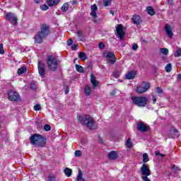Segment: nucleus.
<instances>
[{"mask_svg":"<svg viewBox=\"0 0 181 181\" xmlns=\"http://www.w3.org/2000/svg\"><path fill=\"white\" fill-rule=\"evenodd\" d=\"M149 88H151V84L148 82H144L141 85L137 86L136 91L138 94H144V93H146Z\"/></svg>","mask_w":181,"mask_h":181,"instance_id":"6","label":"nucleus"},{"mask_svg":"<svg viewBox=\"0 0 181 181\" xmlns=\"http://www.w3.org/2000/svg\"><path fill=\"white\" fill-rule=\"evenodd\" d=\"M48 181H56V177L53 175L48 176Z\"/></svg>","mask_w":181,"mask_h":181,"instance_id":"46","label":"nucleus"},{"mask_svg":"<svg viewBox=\"0 0 181 181\" xmlns=\"http://www.w3.org/2000/svg\"><path fill=\"white\" fill-rule=\"evenodd\" d=\"M77 119L81 124H84L89 128V129H94V119L90 115H86L85 117H81V115L77 116Z\"/></svg>","mask_w":181,"mask_h":181,"instance_id":"3","label":"nucleus"},{"mask_svg":"<svg viewBox=\"0 0 181 181\" xmlns=\"http://www.w3.org/2000/svg\"><path fill=\"white\" fill-rule=\"evenodd\" d=\"M132 49L133 50H137L138 49V45L134 44L132 46Z\"/></svg>","mask_w":181,"mask_h":181,"instance_id":"50","label":"nucleus"},{"mask_svg":"<svg viewBox=\"0 0 181 181\" xmlns=\"http://www.w3.org/2000/svg\"><path fill=\"white\" fill-rule=\"evenodd\" d=\"M137 129L140 131V132H146L149 129V126L140 122L137 124Z\"/></svg>","mask_w":181,"mask_h":181,"instance_id":"14","label":"nucleus"},{"mask_svg":"<svg viewBox=\"0 0 181 181\" xmlns=\"http://www.w3.org/2000/svg\"><path fill=\"white\" fill-rule=\"evenodd\" d=\"M132 101L137 107H146L148 105V98L145 96H133L132 97Z\"/></svg>","mask_w":181,"mask_h":181,"instance_id":"5","label":"nucleus"},{"mask_svg":"<svg viewBox=\"0 0 181 181\" xmlns=\"http://www.w3.org/2000/svg\"><path fill=\"white\" fill-rule=\"evenodd\" d=\"M126 146H127V148H129V149H131V148H132V143L131 142V139H128L127 141L126 142Z\"/></svg>","mask_w":181,"mask_h":181,"instance_id":"36","label":"nucleus"},{"mask_svg":"<svg viewBox=\"0 0 181 181\" xmlns=\"http://www.w3.org/2000/svg\"><path fill=\"white\" fill-rule=\"evenodd\" d=\"M118 156V155L117 154V152L115 151H110L108 153V158L109 159L114 160V159H117V157Z\"/></svg>","mask_w":181,"mask_h":181,"instance_id":"19","label":"nucleus"},{"mask_svg":"<svg viewBox=\"0 0 181 181\" xmlns=\"http://www.w3.org/2000/svg\"><path fill=\"white\" fill-rule=\"evenodd\" d=\"M149 175H143L141 176V179L144 181H151L150 179L148 177Z\"/></svg>","mask_w":181,"mask_h":181,"instance_id":"45","label":"nucleus"},{"mask_svg":"<svg viewBox=\"0 0 181 181\" xmlns=\"http://www.w3.org/2000/svg\"><path fill=\"white\" fill-rule=\"evenodd\" d=\"M77 46H78L77 44H74V45L71 46L72 50H76V49H77Z\"/></svg>","mask_w":181,"mask_h":181,"instance_id":"51","label":"nucleus"},{"mask_svg":"<svg viewBox=\"0 0 181 181\" xmlns=\"http://www.w3.org/2000/svg\"><path fill=\"white\" fill-rule=\"evenodd\" d=\"M48 69L52 71H56L57 67H59V63H57V58L53 55H49L47 59Z\"/></svg>","mask_w":181,"mask_h":181,"instance_id":"4","label":"nucleus"},{"mask_svg":"<svg viewBox=\"0 0 181 181\" xmlns=\"http://www.w3.org/2000/svg\"><path fill=\"white\" fill-rule=\"evenodd\" d=\"M90 83L93 86V88H95L100 84V82L95 79V76L93 74L90 75Z\"/></svg>","mask_w":181,"mask_h":181,"instance_id":"17","label":"nucleus"},{"mask_svg":"<svg viewBox=\"0 0 181 181\" xmlns=\"http://www.w3.org/2000/svg\"><path fill=\"white\" fill-rule=\"evenodd\" d=\"M77 4V0H73L72 1V5H75Z\"/></svg>","mask_w":181,"mask_h":181,"instance_id":"56","label":"nucleus"},{"mask_svg":"<svg viewBox=\"0 0 181 181\" xmlns=\"http://www.w3.org/2000/svg\"><path fill=\"white\" fill-rule=\"evenodd\" d=\"M106 57L107 58V60L110 62V63H115V62H117V58H115V55L112 52H107Z\"/></svg>","mask_w":181,"mask_h":181,"instance_id":"16","label":"nucleus"},{"mask_svg":"<svg viewBox=\"0 0 181 181\" xmlns=\"http://www.w3.org/2000/svg\"><path fill=\"white\" fill-rule=\"evenodd\" d=\"M110 13H111V15H112V16H114V15H115L114 11H112V10L110 11Z\"/></svg>","mask_w":181,"mask_h":181,"instance_id":"59","label":"nucleus"},{"mask_svg":"<svg viewBox=\"0 0 181 181\" xmlns=\"http://www.w3.org/2000/svg\"><path fill=\"white\" fill-rule=\"evenodd\" d=\"M68 10H69V4L67 3L64 4V5L62 6V11H63V12H67Z\"/></svg>","mask_w":181,"mask_h":181,"instance_id":"33","label":"nucleus"},{"mask_svg":"<svg viewBox=\"0 0 181 181\" xmlns=\"http://www.w3.org/2000/svg\"><path fill=\"white\" fill-rule=\"evenodd\" d=\"M70 91V90L69 89V88H67L66 90H65V94H69V92Z\"/></svg>","mask_w":181,"mask_h":181,"instance_id":"55","label":"nucleus"},{"mask_svg":"<svg viewBox=\"0 0 181 181\" xmlns=\"http://www.w3.org/2000/svg\"><path fill=\"white\" fill-rule=\"evenodd\" d=\"M77 36L79 37L80 40H83V32H81V30L77 32Z\"/></svg>","mask_w":181,"mask_h":181,"instance_id":"39","label":"nucleus"},{"mask_svg":"<svg viewBox=\"0 0 181 181\" xmlns=\"http://www.w3.org/2000/svg\"><path fill=\"white\" fill-rule=\"evenodd\" d=\"M116 31L119 39H120V40H122L125 35V33H124V29L122 28V25H117V26L116 27Z\"/></svg>","mask_w":181,"mask_h":181,"instance_id":"13","label":"nucleus"},{"mask_svg":"<svg viewBox=\"0 0 181 181\" xmlns=\"http://www.w3.org/2000/svg\"><path fill=\"white\" fill-rule=\"evenodd\" d=\"M152 98H153V104H156V97L153 95Z\"/></svg>","mask_w":181,"mask_h":181,"instance_id":"52","label":"nucleus"},{"mask_svg":"<svg viewBox=\"0 0 181 181\" xmlns=\"http://www.w3.org/2000/svg\"><path fill=\"white\" fill-rule=\"evenodd\" d=\"M44 129L45 131H50V129H52V127L49 125V124H45L44 126Z\"/></svg>","mask_w":181,"mask_h":181,"instance_id":"43","label":"nucleus"},{"mask_svg":"<svg viewBox=\"0 0 181 181\" xmlns=\"http://www.w3.org/2000/svg\"><path fill=\"white\" fill-rule=\"evenodd\" d=\"M112 0H103V6H110Z\"/></svg>","mask_w":181,"mask_h":181,"instance_id":"34","label":"nucleus"},{"mask_svg":"<svg viewBox=\"0 0 181 181\" xmlns=\"http://www.w3.org/2000/svg\"><path fill=\"white\" fill-rule=\"evenodd\" d=\"M76 70L78 71V73H84V69L81 65L76 64L75 65Z\"/></svg>","mask_w":181,"mask_h":181,"instance_id":"28","label":"nucleus"},{"mask_svg":"<svg viewBox=\"0 0 181 181\" xmlns=\"http://www.w3.org/2000/svg\"><path fill=\"white\" fill-rule=\"evenodd\" d=\"M149 161V156H148V153H144L143 154V163H146V162Z\"/></svg>","mask_w":181,"mask_h":181,"instance_id":"30","label":"nucleus"},{"mask_svg":"<svg viewBox=\"0 0 181 181\" xmlns=\"http://www.w3.org/2000/svg\"><path fill=\"white\" fill-rule=\"evenodd\" d=\"M140 172L141 176H151V169H149V165L145 163L142 164Z\"/></svg>","mask_w":181,"mask_h":181,"instance_id":"9","label":"nucleus"},{"mask_svg":"<svg viewBox=\"0 0 181 181\" xmlns=\"http://www.w3.org/2000/svg\"><path fill=\"white\" fill-rule=\"evenodd\" d=\"M164 30L167 36H168L170 39H172V37H173V28H172V25L169 24H165L164 26Z\"/></svg>","mask_w":181,"mask_h":181,"instance_id":"12","label":"nucleus"},{"mask_svg":"<svg viewBox=\"0 0 181 181\" xmlns=\"http://www.w3.org/2000/svg\"><path fill=\"white\" fill-rule=\"evenodd\" d=\"M75 156H81V151L77 150L75 151Z\"/></svg>","mask_w":181,"mask_h":181,"instance_id":"47","label":"nucleus"},{"mask_svg":"<svg viewBox=\"0 0 181 181\" xmlns=\"http://www.w3.org/2000/svg\"><path fill=\"white\" fill-rule=\"evenodd\" d=\"M177 80H178V81L181 80V74H179L177 75Z\"/></svg>","mask_w":181,"mask_h":181,"instance_id":"57","label":"nucleus"},{"mask_svg":"<svg viewBox=\"0 0 181 181\" xmlns=\"http://www.w3.org/2000/svg\"><path fill=\"white\" fill-rule=\"evenodd\" d=\"M6 21H8L12 23H13V25H16L18 24V18L16 16H15V14L12 13H8L6 16Z\"/></svg>","mask_w":181,"mask_h":181,"instance_id":"10","label":"nucleus"},{"mask_svg":"<svg viewBox=\"0 0 181 181\" xmlns=\"http://www.w3.org/2000/svg\"><path fill=\"white\" fill-rule=\"evenodd\" d=\"M42 107H40V105L39 104H37L34 106V110L35 111H40V110L41 109Z\"/></svg>","mask_w":181,"mask_h":181,"instance_id":"42","label":"nucleus"},{"mask_svg":"<svg viewBox=\"0 0 181 181\" xmlns=\"http://www.w3.org/2000/svg\"><path fill=\"white\" fill-rule=\"evenodd\" d=\"M168 5H173V0H168Z\"/></svg>","mask_w":181,"mask_h":181,"instance_id":"53","label":"nucleus"},{"mask_svg":"<svg viewBox=\"0 0 181 181\" xmlns=\"http://www.w3.org/2000/svg\"><path fill=\"white\" fill-rule=\"evenodd\" d=\"M84 93L86 95H90L91 94V88L88 85H86L84 88Z\"/></svg>","mask_w":181,"mask_h":181,"instance_id":"26","label":"nucleus"},{"mask_svg":"<svg viewBox=\"0 0 181 181\" xmlns=\"http://www.w3.org/2000/svg\"><path fill=\"white\" fill-rule=\"evenodd\" d=\"M5 53V51L4 50V45L0 44V54H4Z\"/></svg>","mask_w":181,"mask_h":181,"instance_id":"41","label":"nucleus"},{"mask_svg":"<svg viewBox=\"0 0 181 181\" xmlns=\"http://www.w3.org/2000/svg\"><path fill=\"white\" fill-rule=\"evenodd\" d=\"M64 173L67 177H70V176H71V173H73V170L69 168H66L64 170Z\"/></svg>","mask_w":181,"mask_h":181,"instance_id":"23","label":"nucleus"},{"mask_svg":"<svg viewBox=\"0 0 181 181\" xmlns=\"http://www.w3.org/2000/svg\"><path fill=\"white\" fill-rule=\"evenodd\" d=\"M57 4H59V0H47L48 6H53L54 5H57Z\"/></svg>","mask_w":181,"mask_h":181,"instance_id":"21","label":"nucleus"},{"mask_svg":"<svg viewBox=\"0 0 181 181\" xmlns=\"http://www.w3.org/2000/svg\"><path fill=\"white\" fill-rule=\"evenodd\" d=\"M133 23L134 25H141L142 23V20L141 19V16L134 15L132 17Z\"/></svg>","mask_w":181,"mask_h":181,"instance_id":"18","label":"nucleus"},{"mask_svg":"<svg viewBox=\"0 0 181 181\" xmlns=\"http://www.w3.org/2000/svg\"><path fill=\"white\" fill-rule=\"evenodd\" d=\"M71 45H73V40H71V39L68 40L67 45L68 46H71Z\"/></svg>","mask_w":181,"mask_h":181,"instance_id":"49","label":"nucleus"},{"mask_svg":"<svg viewBox=\"0 0 181 181\" xmlns=\"http://www.w3.org/2000/svg\"><path fill=\"white\" fill-rule=\"evenodd\" d=\"M8 98L10 101L19 103L21 101V95L15 90H9L8 93Z\"/></svg>","mask_w":181,"mask_h":181,"instance_id":"7","label":"nucleus"},{"mask_svg":"<svg viewBox=\"0 0 181 181\" xmlns=\"http://www.w3.org/2000/svg\"><path fill=\"white\" fill-rule=\"evenodd\" d=\"M30 141L32 145L37 148H45L46 146V138L37 134H34L30 137Z\"/></svg>","mask_w":181,"mask_h":181,"instance_id":"2","label":"nucleus"},{"mask_svg":"<svg viewBox=\"0 0 181 181\" xmlns=\"http://www.w3.org/2000/svg\"><path fill=\"white\" fill-rule=\"evenodd\" d=\"M125 77L127 80H132L135 78V72L134 71L129 72Z\"/></svg>","mask_w":181,"mask_h":181,"instance_id":"22","label":"nucleus"},{"mask_svg":"<svg viewBox=\"0 0 181 181\" xmlns=\"http://www.w3.org/2000/svg\"><path fill=\"white\" fill-rule=\"evenodd\" d=\"M40 9H42V11H47L49 7L46 4H43L40 6Z\"/></svg>","mask_w":181,"mask_h":181,"instance_id":"40","label":"nucleus"},{"mask_svg":"<svg viewBox=\"0 0 181 181\" xmlns=\"http://www.w3.org/2000/svg\"><path fill=\"white\" fill-rule=\"evenodd\" d=\"M166 73H170L172 71V64H168L165 68Z\"/></svg>","mask_w":181,"mask_h":181,"instance_id":"32","label":"nucleus"},{"mask_svg":"<svg viewBox=\"0 0 181 181\" xmlns=\"http://www.w3.org/2000/svg\"><path fill=\"white\" fill-rule=\"evenodd\" d=\"M90 9V16H93V21L95 23L97 22V11H98V8L96 4H93L91 6Z\"/></svg>","mask_w":181,"mask_h":181,"instance_id":"11","label":"nucleus"},{"mask_svg":"<svg viewBox=\"0 0 181 181\" xmlns=\"http://www.w3.org/2000/svg\"><path fill=\"white\" fill-rule=\"evenodd\" d=\"M37 69L40 77H45L46 76V66L43 62L38 61Z\"/></svg>","mask_w":181,"mask_h":181,"instance_id":"8","label":"nucleus"},{"mask_svg":"<svg viewBox=\"0 0 181 181\" xmlns=\"http://www.w3.org/2000/svg\"><path fill=\"white\" fill-rule=\"evenodd\" d=\"M160 156L161 158H164V156H165V154H163V153H160Z\"/></svg>","mask_w":181,"mask_h":181,"instance_id":"60","label":"nucleus"},{"mask_svg":"<svg viewBox=\"0 0 181 181\" xmlns=\"http://www.w3.org/2000/svg\"><path fill=\"white\" fill-rule=\"evenodd\" d=\"M113 76L115 77V78H118V77L119 76V73L116 71L113 74Z\"/></svg>","mask_w":181,"mask_h":181,"instance_id":"48","label":"nucleus"},{"mask_svg":"<svg viewBox=\"0 0 181 181\" xmlns=\"http://www.w3.org/2000/svg\"><path fill=\"white\" fill-rule=\"evenodd\" d=\"M155 153H156V156H160V153L159 151H156Z\"/></svg>","mask_w":181,"mask_h":181,"instance_id":"58","label":"nucleus"},{"mask_svg":"<svg viewBox=\"0 0 181 181\" xmlns=\"http://www.w3.org/2000/svg\"><path fill=\"white\" fill-rule=\"evenodd\" d=\"M168 135H170L171 138H179V136H180V134H179V131H177V129H175V127H172L169 130Z\"/></svg>","mask_w":181,"mask_h":181,"instance_id":"15","label":"nucleus"},{"mask_svg":"<svg viewBox=\"0 0 181 181\" xmlns=\"http://www.w3.org/2000/svg\"><path fill=\"white\" fill-rule=\"evenodd\" d=\"M160 51V53H162L165 56H168V54H169V49H168L167 48H161Z\"/></svg>","mask_w":181,"mask_h":181,"instance_id":"31","label":"nucleus"},{"mask_svg":"<svg viewBox=\"0 0 181 181\" xmlns=\"http://www.w3.org/2000/svg\"><path fill=\"white\" fill-rule=\"evenodd\" d=\"M26 70H27L26 67L23 66L18 69L17 73L18 76H21V74H23V73H26Z\"/></svg>","mask_w":181,"mask_h":181,"instance_id":"27","label":"nucleus"},{"mask_svg":"<svg viewBox=\"0 0 181 181\" xmlns=\"http://www.w3.org/2000/svg\"><path fill=\"white\" fill-rule=\"evenodd\" d=\"M78 58L81 59V60H87V55H86L84 52H79Z\"/></svg>","mask_w":181,"mask_h":181,"instance_id":"29","label":"nucleus"},{"mask_svg":"<svg viewBox=\"0 0 181 181\" xmlns=\"http://www.w3.org/2000/svg\"><path fill=\"white\" fill-rule=\"evenodd\" d=\"M174 56L175 57H180L181 56V49L179 48L175 53H174Z\"/></svg>","mask_w":181,"mask_h":181,"instance_id":"37","label":"nucleus"},{"mask_svg":"<svg viewBox=\"0 0 181 181\" xmlns=\"http://www.w3.org/2000/svg\"><path fill=\"white\" fill-rule=\"evenodd\" d=\"M154 90H155V92L156 93V94H158V95H159V97H162V95L163 94V90H162V88H160V87H157Z\"/></svg>","mask_w":181,"mask_h":181,"instance_id":"25","label":"nucleus"},{"mask_svg":"<svg viewBox=\"0 0 181 181\" xmlns=\"http://www.w3.org/2000/svg\"><path fill=\"white\" fill-rule=\"evenodd\" d=\"M98 47H99V49L103 50V49H104L105 47V45L103 42H100L98 45Z\"/></svg>","mask_w":181,"mask_h":181,"instance_id":"44","label":"nucleus"},{"mask_svg":"<svg viewBox=\"0 0 181 181\" xmlns=\"http://www.w3.org/2000/svg\"><path fill=\"white\" fill-rule=\"evenodd\" d=\"M30 88L32 90H36L37 88V83L35 81L31 82Z\"/></svg>","mask_w":181,"mask_h":181,"instance_id":"35","label":"nucleus"},{"mask_svg":"<svg viewBox=\"0 0 181 181\" xmlns=\"http://www.w3.org/2000/svg\"><path fill=\"white\" fill-rule=\"evenodd\" d=\"M146 12L148 15H151V16H153V15H155V9H153L152 6H147Z\"/></svg>","mask_w":181,"mask_h":181,"instance_id":"20","label":"nucleus"},{"mask_svg":"<svg viewBox=\"0 0 181 181\" xmlns=\"http://www.w3.org/2000/svg\"><path fill=\"white\" fill-rule=\"evenodd\" d=\"M172 171L174 172L175 173H177L179 172V168L176 167V165H173L172 166Z\"/></svg>","mask_w":181,"mask_h":181,"instance_id":"38","label":"nucleus"},{"mask_svg":"<svg viewBox=\"0 0 181 181\" xmlns=\"http://www.w3.org/2000/svg\"><path fill=\"white\" fill-rule=\"evenodd\" d=\"M34 2L35 4H40V2H42V0H34Z\"/></svg>","mask_w":181,"mask_h":181,"instance_id":"54","label":"nucleus"},{"mask_svg":"<svg viewBox=\"0 0 181 181\" xmlns=\"http://www.w3.org/2000/svg\"><path fill=\"white\" fill-rule=\"evenodd\" d=\"M49 33H50L49 25L42 24L40 32H38V33L34 37L35 43H42L43 39L47 37V36H49Z\"/></svg>","mask_w":181,"mask_h":181,"instance_id":"1","label":"nucleus"},{"mask_svg":"<svg viewBox=\"0 0 181 181\" xmlns=\"http://www.w3.org/2000/svg\"><path fill=\"white\" fill-rule=\"evenodd\" d=\"M76 181H86V180L83 178V173L80 169L78 170V174L77 175Z\"/></svg>","mask_w":181,"mask_h":181,"instance_id":"24","label":"nucleus"}]
</instances>
